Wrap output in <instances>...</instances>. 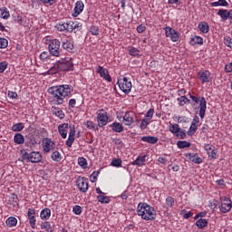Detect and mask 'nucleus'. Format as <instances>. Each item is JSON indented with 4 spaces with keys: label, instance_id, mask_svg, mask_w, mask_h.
Returning a JSON list of instances; mask_svg holds the SVG:
<instances>
[{
    "label": "nucleus",
    "instance_id": "obj_1",
    "mask_svg": "<svg viewBox=\"0 0 232 232\" xmlns=\"http://www.w3.org/2000/svg\"><path fill=\"white\" fill-rule=\"evenodd\" d=\"M48 93L51 95L50 102L54 106H61L64 104V99H66V97H72L73 86L70 84L53 86L48 89Z\"/></svg>",
    "mask_w": 232,
    "mask_h": 232
},
{
    "label": "nucleus",
    "instance_id": "obj_2",
    "mask_svg": "<svg viewBox=\"0 0 232 232\" xmlns=\"http://www.w3.org/2000/svg\"><path fill=\"white\" fill-rule=\"evenodd\" d=\"M136 212L138 217H140L142 220L151 222L157 218V211L155 210V208L146 202H140L137 206Z\"/></svg>",
    "mask_w": 232,
    "mask_h": 232
},
{
    "label": "nucleus",
    "instance_id": "obj_3",
    "mask_svg": "<svg viewBox=\"0 0 232 232\" xmlns=\"http://www.w3.org/2000/svg\"><path fill=\"white\" fill-rule=\"evenodd\" d=\"M189 97L192 101V106H197L199 102L198 107V109H199V117L200 119H204V117H206V110H208V101H206L204 97L195 96L192 94H189Z\"/></svg>",
    "mask_w": 232,
    "mask_h": 232
},
{
    "label": "nucleus",
    "instance_id": "obj_4",
    "mask_svg": "<svg viewBox=\"0 0 232 232\" xmlns=\"http://www.w3.org/2000/svg\"><path fill=\"white\" fill-rule=\"evenodd\" d=\"M48 50L53 57H61V41L58 39H53L49 42Z\"/></svg>",
    "mask_w": 232,
    "mask_h": 232
},
{
    "label": "nucleus",
    "instance_id": "obj_5",
    "mask_svg": "<svg viewBox=\"0 0 232 232\" xmlns=\"http://www.w3.org/2000/svg\"><path fill=\"white\" fill-rule=\"evenodd\" d=\"M22 159L31 162L32 164H37L43 160V154L39 151L24 152L22 155Z\"/></svg>",
    "mask_w": 232,
    "mask_h": 232
},
{
    "label": "nucleus",
    "instance_id": "obj_6",
    "mask_svg": "<svg viewBox=\"0 0 232 232\" xmlns=\"http://www.w3.org/2000/svg\"><path fill=\"white\" fill-rule=\"evenodd\" d=\"M117 84L121 92L123 93H130L131 92V88H133V85L131 84V80L128 77H123L118 80Z\"/></svg>",
    "mask_w": 232,
    "mask_h": 232
},
{
    "label": "nucleus",
    "instance_id": "obj_7",
    "mask_svg": "<svg viewBox=\"0 0 232 232\" xmlns=\"http://www.w3.org/2000/svg\"><path fill=\"white\" fill-rule=\"evenodd\" d=\"M163 30L166 37H169L172 43H179V41H180V33H179V31L169 26L164 27Z\"/></svg>",
    "mask_w": 232,
    "mask_h": 232
},
{
    "label": "nucleus",
    "instance_id": "obj_8",
    "mask_svg": "<svg viewBox=\"0 0 232 232\" xmlns=\"http://www.w3.org/2000/svg\"><path fill=\"white\" fill-rule=\"evenodd\" d=\"M96 115L99 128H102V126H106V124H108L110 117H108V112L104 111V109L98 110Z\"/></svg>",
    "mask_w": 232,
    "mask_h": 232
},
{
    "label": "nucleus",
    "instance_id": "obj_9",
    "mask_svg": "<svg viewBox=\"0 0 232 232\" xmlns=\"http://www.w3.org/2000/svg\"><path fill=\"white\" fill-rule=\"evenodd\" d=\"M220 201H221V204L219 206V211H221V213H224V214L229 213L232 208L231 198L225 196L220 198Z\"/></svg>",
    "mask_w": 232,
    "mask_h": 232
},
{
    "label": "nucleus",
    "instance_id": "obj_10",
    "mask_svg": "<svg viewBox=\"0 0 232 232\" xmlns=\"http://www.w3.org/2000/svg\"><path fill=\"white\" fill-rule=\"evenodd\" d=\"M44 153H50L55 150V141L50 138H44L42 140Z\"/></svg>",
    "mask_w": 232,
    "mask_h": 232
},
{
    "label": "nucleus",
    "instance_id": "obj_11",
    "mask_svg": "<svg viewBox=\"0 0 232 232\" xmlns=\"http://www.w3.org/2000/svg\"><path fill=\"white\" fill-rule=\"evenodd\" d=\"M198 79L200 81L201 84H206V82H211V72L209 70H201L198 72Z\"/></svg>",
    "mask_w": 232,
    "mask_h": 232
},
{
    "label": "nucleus",
    "instance_id": "obj_12",
    "mask_svg": "<svg viewBox=\"0 0 232 232\" xmlns=\"http://www.w3.org/2000/svg\"><path fill=\"white\" fill-rule=\"evenodd\" d=\"M62 48L70 53H73V50H75V44L73 43V38L67 37L62 42Z\"/></svg>",
    "mask_w": 232,
    "mask_h": 232
},
{
    "label": "nucleus",
    "instance_id": "obj_13",
    "mask_svg": "<svg viewBox=\"0 0 232 232\" xmlns=\"http://www.w3.org/2000/svg\"><path fill=\"white\" fill-rule=\"evenodd\" d=\"M96 72L99 73L102 79L107 81V82H111V75H110V71H108V69L99 65L98 68H96Z\"/></svg>",
    "mask_w": 232,
    "mask_h": 232
},
{
    "label": "nucleus",
    "instance_id": "obj_14",
    "mask_svg": "<svg viewBox=\"0 0 232 232\" xmlns=\"http://www.w3.org/2000/svg\"><path fill=\"white\" fill-rule=\"evenodd\" d=\"M76 186L82 193H86L89 188L88 179H86V178L84 177L78 178L76 181Z\"/></svg>",
    "mask_w": 232,
    "mask_h": 232
},
{
    "label": "nucleus",
    "instance_id": "obj_15",
    "mask_svg": "<svg viewBox=\"0 0 232 232\" xmlns=\"http://www.w3.org/2000/svg\"><path fill=\"white\" fill-rule=\"evenodd\" d=\"M82 12H84V3L81 0L77 1L72 13V17H79Z\"/></svg>",
    "mask_w": 232,
    "mask_h": 232
},
{
    "label": "nucleus",
    "instance_id": "obj_16",
    "mask_svg": "<svg viewBox=\"0 0 232 232\" xmlns=\"http://www.w3.org/2000/svg\"><path fill=\"white\" fill-rule=\"evenodd\" d=\"M125 126H131L133 122H135V120H133V112L131 111H126L122 116V121Z\"/></svg>",
    "mask_w": 232,
    "mask_h": 232
},
{
    "label": "nucleus",
    "instance_id": "obj_17",
    "mask_svg": "<svg viewBox=\"0 0 232 232\" xmlns=\"http://www.w3.org/2000/svg\"><path fill=\"white\" fill-rule=\"evenodd\" d=\"M70 128V132H69V137L66 140V146L67 148H72L73 142H75V126H69Z\"/></svg>",
    "mask_w": 232,
    "mask_h": 232
},
{
    "label": "nucleus",
    "instance_id": "obj_18",
    "mask_svg": "<svg viewBox=\"0 0 232 232\" xmlns=\"http://www.w3.org/2000/svg\"><path fill=\"white\" fill-rule=\"evenodd\" d=\"M60 72H72L73 70V62L72 61H65V62H59Z\"/></svg>",
    "mask_w": 232,
    "mask_h": 232
},
{
    "label": "nucleus",
    "instance_id": "obj_19",
    "mask_svg": "<svg viewBox=\"0 0 232 232\" xmlns=\"http://www.w3.org/2000/svg\"><path fill=\"white\" fill-rule=\"evenodd\" d=\"M205 151H207L209 159H217V153H218V150L215 149V146L211 144H205Z\"/></svg>",
    "mask_w": 232,
    "mask_h": 232
},
{
    "label": "nucleus",
    "instance_id": "obj_20",
    "mask_svg": "<svg viewBox=\"0 0 232 232\" xmlns=\"http://www.w3.org/2000/svg\"><path fill=\"white\" fill-rule=\"evenodd\" d=\"M146 159H148V155L139 156L134 161L131 162V166L142 168V166H146Z\"/></svg>",
    "mask_w": 232,
    "mask_h": 232
},
{
    "label": "nucleus",
    "instance_id": "obj_21",
    "mask_svg": "<svg viewBox=\"0 0 232 232\" xmlns=\"http://www.w3.org/2000/svg\"><path fill=\"white\" fill-rule=\"evenodd\" d=\"M185 157L191 162H194V164H202V158L197 153H187L185 154Z\"/></svg>",
    "mask_w": 232,
    "mask_h": 232
},
{
    "label": "nucleus",
    "instance_id": "obj_22",
    "mask_svg": "<svg viewBox=\"0 0 232 232\" xmlns=\"http://www.w3.org/2000/svg\"><path fill=\"white\" fill-rule=\"evenodd\" d=\"M70 126L68 123H63L58 126V131L62 137V139H66L68 137V128Z\"/></svg>",
    "mask_w": 232,
    "mask_h": 232
},
{
    "label": "nucleus",
    "instance_id": "obj_23",
    "mask_svg": "<svg viewBox=\"0 0 232 232\" xmlns=\"http://www.w3.org/2000/svg\"><path fill=\"white\" fill-rule=\"evenodd\" d=\"M110 128H111L112 131H115L116 133H122L124 131V126L121 122H113L110 125Z\"/></svg>",
    "mask_w": 232,
    "mask_h": 232
},
{
    "label": "nucleus",
    "instance_id": "obj_24",
    "mask_svg": "<svg viewBox=\"0 0 232 232\" xmlns=\"http://www.w3.org/2000/svg\"><path fill=\"white\" fill-rule=\"evenodd\" d=\"M189 44L190 46H197V44L202 45L204 44V38L198 35H195L194 37L190 38Z\"/></svg>",
    "mask_w": 232,
    "mask_h": 232
},
{
    "label": "nucleus",
    "instance_id": "obj_25",
    "mask_svg": "<svg viewBox=\"0 0 232 232\" xmlns=\"http://www.w3.org/2000/svg\"><path fill=\"white\" fill-rule=\"evenodd\" d=\"M51 217H52V210L48 208H44L40 212V218L42 220H49Z\"/></svg>",
    "mask_w": 232,
    "mask_h": 232
},
{
    "label": "nucleus",
    "instance_id": "obj_26",
    "mask_svg": "<svg viewBox=\"0 0 232 232\" xmlns=\"http://www.w3.org/2000/svg\"><path fill=\"white\" fill-rule=\"evenodd\" d=\"M142 142H148V144H157L159 138L156 136H143L141 138Z\"/></svg>",
    "mask_w": 232,
    "mask_h": 232
},
{
    "label": "nucleus",
    "instance_id": "obj_27",
    "mask_svg": "<svg viewBox=\"0 0 232 232\" xmlns=\"http://www.w3.org/2000/svg\"><path fill=\"white\" fill-rule=\"evenodd\" d=\"M198 30L201 34H208L209 32V24L208 22H200L198 25Z\"/></svg>",
    "mask_w": 232,
    "mask_h": 232
},
{
    "label": "nucleus",
    "instance_id": "obj_28",
    "mask_svg": "<svg viewBox=\"0 0 232 232\" xmlns=\"http://www.w3.org/2000/svg\"><path fill=\"white\" fill-rule=\"evenodd\" d=\"M195 226H197L198 229H204V227H208V219L199 218L196 221Z\"/></svg>",
    "mask_w": 232,
    "mask_h": 232
},
{
    "label": "nucleus",
    "instance_id": "obj_29",
    "mask_svg": "<svg viewBox=\"0 0 232 232\" xmlns=\"http://www.w3.org/2000/svg\"><path fill=\"white\" fill-rule=\"evenodd\" d=\"M53 115H55V117H58V119H64L65 117V114H64V111H63V110L57 108V107H53Z\"/></svg>",
    "mask_w": 232,
    "mask_h": 232
},
{
    "label": "nucleus",
    "instance_id": "obj_30",
    "mask_svg": "<svg viewBox=\"0 0 232 232\" xmlns=\"http://www.w3.org/2000/svg\"><path fill=\"white\" fill-rule=\"evenodd\" d=\"M18 200L19 198L17 197V195L15 193H11L8 199V204L9 206H13L14 208H15V206H17Z\"/></svg>",
    "mask_w": 232,
    "mask_h": 232
},
{
    "label": "nucleus",
    "instance_id": "obj_31",
    "mask_svg": "<svg viewBox=\"0 0 232 232\" xmlns=\"http://www.w3.org/2000/svg\"><path fill=\"white\" fill-rule=\"evenodd\" d=\"M218 15L221 17V20L227 21V19H229V11H227V9H219L218 12Z\"/></svg>",
    "mask_w": 232,
    "mask_h": 232
},
{
    "label": "nucleus",
    "instance_id": "obj_32",
    "mask_svg": "<svg viewBox=\"0 0 232 232\" xmlns=\"http://www.w3.org/2000/svg\"><path fill=\"white\" fill-rule=\"evenodd\" d=\"M129 55H130L131 57H141L140 50L133 46L129 47Z\"/></svg>",
    "mask_w": 232,
    "mask_h": 232
},
{
    "label": "nucleus",
    "instance_id": "obj_33",
    "mask_svg": "<svg viewBox=\"0 0 232 232\" xmlns=\"http://www.w3.org/2000/svg\"><path fill=\"white\" fill-rule=\"evenodd\" d=\"M169 131H170V133H173V135H176V133H179V131H180V127L178 123H170L169 126Z\"/></svg>",
    "mask_w": 232,
    "mask_h": 232
},
{
    "label": "nucleus",
    "instance_id": "obj_34",
    "mask_svg": "<svg viewBox=\"0 0 232 232\" xmlns=\"http://www.w3.org/2000/svg\"><path fill=\"white\" fill-rule=\"evenodd\" d=\"M14 144H23L24 142V136L21 133H16L14 136Z\"/></svg>",
    "mask_w": 232,
    "mask_h": 232
},
{
    "label": "nucleus",
    "instance_id": "obj_35",
    "mask_svg": "<svg viewBox=\"0 0 232 232\" xmlns=\"http://www.w3.org/2000/svg\"><path fill=\"white\" fill-rule=\"evenodd\" d=\"M5 224L8 227H15V226H17V218L14 217H9L5 221Z\"/></svg>",
    "mask_w": 232,
    "mask_h": 232
},
{
    "label": "nucleus",
    "instance_id": "obj_36",
    "mask_svg": "<svg viewBox=\"0 0 232 232\" xmlns=\"http://www.w3.org/2000/svg\"><path fill=\"white\" fill-rule=\"evenodd\" d=\"M165 204H166V209H169L175 206V198L173 197H167L165 199Z\"/></svg>",
    "mask_w": 232,
    "mask_h": 232
},
{
    "label": "nucleus",
    "instance_id": "obj_37",
    "mask_svg": "<svg viewBox=\"0 0 232 232\" xmlns=\"http://www.w3.org/2000/svg\"><path fill=\"white\" fill-rule=\"evenodd\" d=\"M51 159L52 160H53L54 162H61V160H63V156L61 155V152H59L58 150L53 151L51 155Z\"/></svg>",
    "mask_w": 232,
    "mask_h": 232
},
{
    "label": "nucleus",
    "instance_id": "obj_38",
    "mask_svg": "<svg viewBox=\"0 0 232 232\" xmlns=\"http://www.w3.org/2000/svg\"><path fill=\"white\" fill-rule=\"evenodd\" d=\"M179 106H184L186 104H191V100L188 99L186 96H181L177 99Z\"/></svg>",
    "mask_w": 232,
    "mask_h": 232
},
{
    "label": "nucleus",
    "instance_id": "obj_39",
    "mask_svg": "<svg viewBox=\"0 0 232 232\" xmlns=\"http://www.w3.org/2000/svg\"><path fill=\"white\" fill-rule=\"evenodd\" d=\"M177 147L179 150H184V148H191V143L189 141H186V140H179L177 142Z\"/></svg>",
    "mask_w": 232,
    "mask_h": 232
},
{
    "label": "nucleus",
    "instance_id": "obj_40",
    "mask_svg": "<svg viewBox=\"0 0 232 232\" xmlns=\"http://www.w3.org/2000/svg\"><path fill=\"white\" fill-rule=\"evenodd\" d=\"M41 228L45 229L47 232H53V228L52 227V224L50 221H44L41 223Z\"/></svg>",
    "mask_w": 232,
    "mask_h": 232
},
{
    "label": "nucleus",
    "instance_id": "obj_41",
    "mask_svg": "<svg viewBox=\"0 0 232 232\" xmlns=\"http://www.w3.org/2000/svg\"><path fill=\"white\" fill-rule=\"evenodd\" d=\"M210 6H229V3H227L226 0H218L217 2L210 3Z\"/></svg>",
    "mask_w": 232,
    "mask_h": 232
},
{
    "label": "nucleus",
    "instance_id": "obj_42",
    "mask_svg": "<svg viewBox=\"0 0 232 232\" xmlns=\"http://www.w3.org/2000/svg\"><path fill=\"white\" fill-rule=\"evenodd\" d=\"M0 17L2 19H8V17H10V11H8V8L6 7L0 8Z\"/></svg>",
    "mask_w": 232,
    "mask_h": 232
},
{
    "label": "nucleus",
    "instance_id": "obj_43",
    "mask_svg": "<svg viewBox=\"0 0 232 232\" xmlns=\"http://www.w3.org/2000/svg\"><path fill=\"white\" fill-rule=\"evenodd\" d=\"M23 130H24V123L23 122H18L12 126V131L19 132L23 131Z\"/></svg>",
    "mask_w": 232,
    "mask_h": 232
},
{
    "label": "nucleus",
    "instance_id": "obj_44",
    "mask_svg": "<svg viewBox=\"0 0 232 232\" xmlns=\"http://www.w3.org/2000/svg\"><path fill=\"white\" fill-rule=\"evenodd\" d=\"M78 164L82 169L88 168V160H86V158L84 157L78 158Z\"/></svg>",
    "mask_w": 232,
    "mask_h": 232
},
{
    "label": "nucleus",
    "instance_id": "obj_45",
    "mask_svg": "<svg viewBox=\"0 0 232 232\" xmlns=\"http://www.w3.org/2000/svg\"><path fill=\"white\" fill-rule=\"evenodd\" d=\"M58 72H61L59 63H55L53 66H52L49 69L48 73H49V75H53L54 73H58Z\"/></svg>",
    "mask_w": 232,
    "mask_h": 232
},
{
    "label": "nucleus",
    "instance_id": "obj_46",
    "mask_svg": "<svg viewBox=\"0 0 232 232\" xmlns=\"http://www.w3.org/2000/svg\"><path fill=\"white\" fill-rule=\"evenodd\" d=\"M223 43L227 48H230V50H232V38H231V36H228V35L224 36Z\"/></svg>",
    "mask_w": 232,
    "mask_h": 232
},
{
    "label": "nucleus",
    "instance_id": "obj_47",
    "mask_svg": "<svg viewBox=\"0 0 232 232\" xmlns=\"http://www.w3.org/2000/svg\"><path fill=\"white\" fill-rule=\"evenodd\" d=\"M197 130H198V125H195V123H191L188 131V135H189V137H192V135H195V133H197Z\"/></svg>",
    "mask_w": 232,
    "mask_h": 232
},
{
    "label": "nucleus",
    "instance_id": "obj_48",
    "mask_svg": "<svg viewBox=\"0 0 232 232\" xmlns=\"http://www.w3.org/2000/svg\"><path fill=\"white\" fill-rule=\"evenodd\" d=\"M66 22H59L56 24V28L59 32H67Z\"/></svg>",
    "mask_w": 232,
    "mask_h": 232
},
{
    "label": "nucleus",
    "instance_id": "obj_49",
    "mask_svg": "<svg viewBox=\"0 0 232 232\" xmlns=\"http://www.w3.org/2000/svg\"><path fill=\"white\" fill-rule=\"evenodd\" d=\"M98 202H101V204H110V198L102 195L97 196Z\"/></svg>",
    "mask_w": 232,
    "mask_h": 232
},
{
    "label": "nucleus",
    "instance_id": "obj_50",
    "mask_svg": "<svg viewBox=\"0 0 232 232\" xmlns=\"http://www.w3.org/2000/svg\"><path fill=\"white\" fill-rule=\"evenodd\" d=\"M90 34H92V35H99V34H101V30L99 29V26L97 25H92L90 27Z\"/></svg>",
    "mask_w": 232,
    "mask_h": 232
},
{
    "label": "nucleus",
    "instance_id": "obj_51",
    "mask_svg": "<svg viewBox=\"0 0 232 232\" xmlns=\"http://www.w3.org/2000/svg\"><path fill=\"white\" fill-rule=\"evenodd\" d=\"M148 126H150V120H148L147 118L141 120V122L140 124V130H146Z\"/></svg>",
    "mask_w": 232,
    "mask_h": 232
},
{
    "label": "nucleus",
    "instance_id": "obj_52",
    "mask_svg": "<svg viewBox=\"0 0 232 232\" xmlns=\"http://www.w3.org/2000/svg\"><path fill=\"white\" fill-rule=\"evenodd\" d=\"M111 166H113V168H121V166H122V160L121 159H114L111 160Z\"/></svg>",
    "mask_w": 232,
    "mask_h": 232
},
{
    "label": "nucleus",
    "instance_id": "obj_53",
    "mask_svg": "<svg viewBox=\"0 0 232 232\" xmlns=\"http://www.w3.org/2000/svg\"><path fill=\"white\" fill-rule=\"evenodd\" d=\"M5 48H8V40L0 37V49L5 50Z\"/></svg>",
    "mask_w": 232,
    "mask_h": 232
},
{
    "label": "nucleus",
    "instance_id": "obj_54",
    "mask_svg": "<svg viewBox=\"0 0 232 232\" xmlns=\"http://www.w3.org/2000/svg\"><path fill=\"white\" fill-rule=\"evenodd\" d=\"M155 113V109L150 108L147 113L145 114V119L151 121V119H153V115Z\"/></svg>",
    "mask_w": 232,
    "mask_h": 232
},
{
    "label": "nucleus",
    "instance_id": "obj_55",
    "mask_svg": "<svg viewBox=\"0 0 232 232\" xmlns=\"http://www.w3.org/2000/svg\"><path fill=\"white\" fill-rule=\"evenodd\" d=\"M8 68V62L4 61L0 63V73H5V70Z\"/></svg>",
    "mask_w": 232,
    "mask_h": 232
},
{
    "label": "nucleus",
    "instance_id": "obj_56",
    "mask_svg": "<svg viewBox=\"0 0 232 232\" xmlns=\"http://www.w3.org/2000/svg\"><path fill=\"white\" fill-rule=\"evenodd\" d=\"M72 212L74 215H81L82 213V207L76 205L72 208Z\"/></svg>",
    "mask_w": 232,
    "mask_h": 232
},
{
    "label": "nucleus",
    "instance_id": "obj_57",
    "mask_svg": "<svg viewBox=\"0 0 232 232\" xmlns=\"http://www.w3.org/2000/svg\"><path fill=\"white\" fill-rule=\"evenodd\" d=\"M66 28H67V32H69L70 34H72V32H73L74 27H73V21H68L66 22Z\"/></svg>",
    "mask_w": 232,
    "mask_h": 232
},
{
    "label": "nucleus",
    "instance_id": "obj_58",
    "mask_svg": "<svg viewBox=\"0 0 232 232\" xmlns=\"http://www.w3.org/2000/svg\"><path fill=\"white\" fill-rule=\"evenodd\" d=\"M178 139H186V130L179 129V131L176 133Z\"/></svg>",
    "mask_w": 232,
    "mask_h": 232
},
{
    "label": "nucleus",
    "instance_id": "obj_59",
    "mask_svg": "<svg viewBox=\"0 0 232 232\" xmlns=\"http://www.w3.org/2000/svg\"><path fill=\"white\" fill-rule=\"evenodd\" d=\"M84 126H86V128H88V130H95V124L93 121H87L85 123H84Z\"/></svg>",
    "mask_w": 232,
    "mask_h": 232
},
{
    "label": "nucleus",
    "instance_id": "obj_60",
    "mask_svg": "<svg viewBox=\"0 0 232 232\" xmlns=\"http://www.w3.org/2000/svg\"><path fill=\"white\" fill-rule=\"evenodd\" d=\"M28 219H29V224H30L32 229H35V222H37V220L35 219V216L28 218Z\"/></svg>",
    "mask_w": 232,
    "mask_h": 232
},
{
    "label": "nucleus",
    "instance_id": "obj_61",
    "mask_svg": "<svg viewBox=\"0 0 232 232\" xmlns=\"http://www.w3.org/2000/svg\"><path fill=\"white\" fill-rule=\"evenodd\" d=\"M14 23H17L18 24H23V16H21L19 14H14Z\"/></svg>",
    "mask_w": 232,
    "mask_h": 232
},
{
    "label": "nucleus",
    "instance_id": "obj_62",
    "mask_svg": "<svg viewBox=\"0 0 232 232\" xmlns=\"http://www.w3.org/2000/svg\"><path fill=\"white\" fill-rule=\"evenodd\" d=\"M136 30H137L138 34H144V32H146V25L140 24L137 26Z\"/></svg>",
    "mask_w": 232,
    "mask_h": 232
},
{
    "label": "nucleus",
    "instance_id": "obj_63",
    "mask_svg": "<svg viewBox=\"0 0 232 232\" xmlns=\"http://www.w3.org/2000/svg\"><path fill=\"white\" fill-rule=\"evenodd\" d=\"M7 96L9 97V99H17L19 97L17 95V92L12 91H8Z\"/></svg>",
    "mask_w": 232,
    "mask_h": 232
},
{
    "label": "nucleus",
    "instance_id": "obj_64",
    "mask_svg": "<svg viewBox=\"0 0 232 232\" xmlns=\"http://www.w3.org/2000/svg\"><path fill=\"white\" fill-rule=\"evenodd\" d=\"M225 72H226V73L232 72V63L225 65Z\"/></svg>",
    "mask_w": 232,
    "mask_h": 232
}]
</instances>
